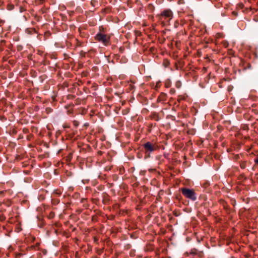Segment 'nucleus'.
<instances>
[{
    "label": "nucleus",
    "mask_w": 258,
    "mask_h": 258,
    "mask_svg": "<svg viewBox=\"0 0 258 258\" xmlns=\"http://www.w3.org/2000/svg\"><path fill=\"white\" fill-rule=\"evenodd\" d=\"M157 16L164 25H167L173 18V13L171 10L166 9Z\"/></svg>",
    "instance_id": "f257e3e1"
},
{
    "label": "nucleus",
    "mask_w": 258,
    "mask_h": 258,
    "mask_svg": "<svg viewBox=\"0 0 258 258\" xmlns=\"http://www.w3.org/2000/svg\"><path fill=\"white\" fill-rule=\"evenodd\" d=\"M180 190L182 194L186 199L192 201H195L197 200V195L194 189L183 187L180 189Z\"/></svg>",
    "instance_id": "f03ea898"
},
{
    "label": "nucleus",
    "mask_w": 258,
    "mask_h": 258,
    "mask_svg": "<svg viewBox=\"0 0 258 258\" xmlns=\"http://www.w3.org/2000/svg\"><path fill=\"white\" fill-rule=\"evenodd\" d=\"M95 39L102 43L105 46H108L110 44V36L102 33H97L95 36Z\"/></svg>",
    "instance_id": "7ed1b4c3"
},
{
    "label": "nucleus",
    "mask_w": 258,
    "mask_h": 258,
    "mask_svg": "<svg viewBox=\"0 0 258 258\" xmlns=\"http://www.w3.org/2000/svg\"><path fill=\"white\" fill-rule=\"evenodd\" d=\"M146 157H150V154L157 149L155 144L148 142L143 145Z\"/></svg>",
    "instance_id": "20e7f679"
},
{
    "label": "nucleus",
    "mask_w": 258,
    "mask_h": 258,
    "mask_svg": "<svg viewBox=\"0 0 258 258\" xmlns=\"http://www.w3.org/2000/svg\"><path fill=\"white\" fill-rule=\"evenodd\" d=\"M166 94L165 93H162L159 96L158 99L160 101H164L166 99Z\"/></svg>",
    "instance_id": "39448f33"
},
{
    "label": "nucleus",
    "mask_w": 258,
    "mask_h": 258,
    "mask_svg": "<svg viewBox=\"0 0 258 258\" xmlns=\"http://www.w3.org/2000/svg\"><path fill=\"white\" fill-rule=\"evenodd\" d=\"M197 253H198V250L196 249H192L190 251V253L191 254H197Z\"/></svg>",
    "instance_id": "423d86ee"
},
{
    "label": "nucleus",
    "mask_w": 258,
    "mask_h": 258,
    "mask_svg": "<svg viewBox=\"0 0 258 258\" xmlns=\"http://www.w3.org/2000/svg\"><path fill=\"white\" fill-rule=\"evenodd\" d=\"M184 99V97L182 96H179L178 97V101L180 102L181 100Z\"/></svg>",
    "instance_id": "0eeeda50"
},
{
    "label": "nucleus",
    "mask_w": 258,
    "mask_h": 258,
    "mask_svg": "<svg viewBox=\"0 0 258 258\" xmlns=\"http://www.w3.org/2000/svg\"><path fill=\"white\" fill-rule=\"evenodd\" d=\"M5 23V21L0 19V27L2 26Z\"/></svg>",
    "instance_id": "6e6552de"
},
{
    "label": "nucleus",
    "mask_w": 258,
    "mask_h": 258,
    "mask_svg": "<svg viewBox=\"0 0 258 258\" xmlns=\"http://www.w3.org/2000/svg\"><path fill=\"white\" fill-rule=\"evenodd\" d=\"M254 161L255 162V163L256 164H257L258 163V157H256L254 159Z\"/></svg>",
    "instance_id": "1a4fd4ad"
},
{
    "label": "nucleus",
    "mask_w": 258,
    "mask_h": 258,
    "mask_svg": "<svg viewBox=\"0 0 258 258\" xmlns=\"http://www.w3.org/2000/svg\"><path fill=\"white\" fill-rule=\"evenodd\" d=\"M74 124L75 125H76V126H77V125H78V122H77V121H74Z\"/></svg>",
    "instance_id": "9d476101"
},
{
    "label": "nucleus",
    "mask_w": 258,
    "mask_h": 258,
    "mask_svg": "<svg viewBox=\"0 0 258 258\" xmlns=\"http://www.w3.org/2000/svg\"><path fill=\"white\" fill-rule=\"evenodd\" d=\"M240 166H241V167L242 168H245V165L243 164H241Z\"/></svg>",
    "instance_id": "9b49d317"
},
{
    "label": "nucleus",
    "mask_w": 258,
    "mask_h": 258,
    "mask_svg": "<svg viewBox=\"0 0 258 258\" xmlns=\"http://www.w3.org/2000/svg\"><path fill=\"white\" fill-rule=\"evenodd\" d=\"M233 14L234 15H236V14L235 12H233Z\"/></svg>",
    "instance_id": "f8f14e48"
},
{
    "label": "nucleus",
    "mask_w": 258,
    "mask_h": 258,
    "mask_svg": "<svg viewBox=\"0 0 258 258\" xmlns=\"http://www.w3.org/2000/svg\"><path fill=\"white\" fill-rule=\"evenodd\" d=\"M174 91H175L174 90V91H173L172 90H170V92H173V93H174Z\"/></svg>",
    "instance_id": "ddd939ff"
},
{
    "label": "nucleus",
    "mask_w": 258,
    "mask_h": 258,
    "mask_svg": "<svg viewBox=\"0 0 258 258\" xmlns=\"http://www.w3.org/2000/svg\"><path fill=\"white\" fill-rule=\"evenodd\" d=\"M94 240H95V241H97V240H98L96 238V237H94Z\"/></svg>",
    "instance_id": "4468645a"
},
{
    "label": "nucleus",
    "mask_w": 258,
    "mask_h": 258,
    "mask_svg": "<svg viewBox=\"0 0 258 258\" xmlns=\"http://www.w3.org/2000/svg\"><path fill=\"white\" fill-rule=\"evenodd\" d=\"M253 19H254V20L255 21H257V20H256V19H255V18H254Z\"/></svg>",
    "instance_id": "2eb2a0df"
},
{
    "label": "nucleus",
    "mask_w": 258,
    "mask_h": 258,
    "mask_svg": "<svg viewBox=\"0 0 258 258\" xmlns=\"http://www.w3.org/2000/svg\"><path fill=\"white\" fill-rule=\"evenodd\" d=\"M149 246H150V247L151 246V244H149Z\"/></svg>",
    "instance_id": "dca6fc26"
},
{
    "label": "nucleus",
    "mask_w": 258,
    "mask_h": 258,
    "mask_svg": "<svg viewBox=\"0 0 258 258\" xmlns=\"http://www.w3.org/2000/svg\"><path fill=\"white\" fill-rule=\"evenodd\" d=\"M33 240H35V238H33Z\"/></svg>",
    "instance_id": "f3484780"
}]
</instances>
